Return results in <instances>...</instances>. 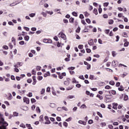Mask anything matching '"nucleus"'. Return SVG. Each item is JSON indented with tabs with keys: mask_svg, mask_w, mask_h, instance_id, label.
<instances>
[{
	"mask_svg": "<svg viewBox=\"0 0 129 129\" xmlns=\"http://www.w3.org/2000/svg\"><path fill=\"white\" fill-rule=\"evenodd\" d=\"M118 65V61L117 60H113L112 62V66H113V67H116V66H117Z\"/></svg>",
	"mask_w": 129,
	"mask_h": 129,
	"instance_id": "nucleus-4",
	"label": "nucleus"
},
{
	"mask_svg": "<svg viewBox=\"0 0 129 129\" xmlns=\"http://www.w3.org/2000/svg\"><path fill=\"white\" fill-rule=\"evenodd\" d=\"M49 105L50 107H52V108L56 107V104H55L54 103H49Z\"/></svg>",
	"mask_w": 129,
	"mask_h": 129,
	"instance_id": "nucleus-10",
	"label": "nucleus"
},
{
	"mask_svg": "<svg viewBox=\"0 0 129 129\" xmlns=\"http://www.w3.org/2000/svg\"><path fill=\"white\" fill-rule=\"evenodd\" d=\"M110 30L109 29H106L104 31V32L105 33V34H106L107 35H108V34L110 32Z\"/></svg>",
	"mask_w": 129,
	"mask_h": 129,
	"instance_id": "nucleus-26",
	"label": "nucleus"
},
{
	"mask_svg": "<svg viewBox=\"0 0 129 129\" xmlns=\"http://www.w3.org/2000/svg\"><path fill=\"white\" fill-rule=\"evenodd\" d=\"M36 112H37V113H41V109H40V107H36Z\"/></svg>",
	"mask_w": 129,
	"mask_h": 129,
	"instance_id": "nucleus-11",
	"label": "nucleus"
},
{
	"mask_svg": "<svg viewBox=\"0 0 129 129\" xmlns=\"http://www.w3.org/2000/svg\"><path fill=\"white\" fill-rule=\"evenodd\" d=\"M58 38H61L62 39H63V40H66V35L62 32H60L58 34Z\"/></svg>",
	"mask_w": 129,
	"mask_h": 129,
	"instance_id": "nucleus-2",
	"label": "nucleus"
},
{
	"mask_svg": "<svg viewBox=\"0 0 129 129\" xmlns=\"http://www.w3.org/2000/svg\"><path fill=\"white\" fill-rule=\"evenodd\" d=\"M109 84L110 85H113H113H114L115 83L113 81H111L109 82Z\"/></svg>",
	"mask_w": 129,
	"mask_h": 129,
	"instance_id": "nucleus-36",
	"label": "nucleus"
},
{
	"mask_svg": "<svg viewBox=\"0 0 129 129\" xmlns=\"http://www.w3.org/2000/svg\"><path fill=\"white\" fill-rule=\"evenodd\" d=\"M80 30H81V28L80 27H79L77 30H76L77 33H79V32H80Z\"/></svg>",
	"mask_w": 129,
	"mask_h": 129,
	"instance_id": "nucleus-64",
	"label": "nucleus"
},
{
	"mask_svg": "<svg viewBox=\"0 0 129 129\" xmlns=\"http://www.w3.org/2000/svg\"><path fill=\"white\" fill-rule=\"evenodd\" d=\"M14 116H19V113L17 112H14L13 113Z\"/></svg>",
	"mask_w": 129,
	"mask_h": 129,
	"instance_id": "nucleus-40",
	"label": "nucleus"
},
{
	"mask_svg": "<svg viewBox=\"0 0 129 129\" xmlns=\"http://www.w3.org/2000/svg\"><path fill=\"white\" fill-rule=\"evenodd\" d=\"M69 82H68L67 81H66L64 82V85H69Z\"/></svg>",
	"mask_w": 129,
	"mask_h": 129,
	"instance_id": "nucleus-53",
	"label": "nucleus"
},
{
	"mask_svg": "<svg viewBox=\"0 0 129 129\" xmlns=\"http://www.w3.org/2000/svg\"><path fill=\"white\" fill-rule=\"evenodd\" d=\"M44 93H45V89H42L41 91V94H44Z\"/></svg>",
	"mask_w": 129,
	"mask_h": 129,
	"instance_id": "nucleus-59",
	"label": "nucleus"
},
{
	"mask_svg": "<svg viewBox=\"0 0 129 129\" xmlns=\"http://www.w3.org/2000/svg\"><path fill=\"white\" fill-rule=\"evenodd\" d=\"M71 120H72V117H70L68 119L66 120V121H71Z\"/></svg>",
	"mask_w": 129,
	"mask_h": 129,
	"instance_id": "nucleus-37",
	"label": "nucleus"
},
{
	"mask_svg": "<svg viewBox=\"0 0 129 129\" xmlns=\"http://www.w3.org/2000/svg\"><path fill=\"white\" fill-rule=\"evenodd\" d=\"M89 79H90L91 80H94V75H90L89 77Z\"/></svg>",
	"mask_w": 129,
	"mask_h": 129,
	"instance_id": "nucleus-23",
	"label": "nucleus"
},
{
	"mask_svg": "<svg viewBox=\"0 0 129 129\" xmlns=\"http://www.w3.org/2000/svg\"><path fill=\"white\" fill-rule=\"evenodd\" d=\"M99 7L98 9L99 13L100 14L102 12V9L101 8V5H99Z\"/></svg>",
	"mask_w": 129,
	"mask_h": 129,
	"instance_id": "nucleus-20",
	"label": "nucleus"
},
{
	"mask_svg": "<svg viewBox=\"0 0 129 129\" xmlns=\"http://www.w3.org/2000/svg\"><path fill=\"white\" fill-rule=\"evenodd\" d=\"M46 13L47 14H49V15H53V12H52V11L50 12V11H46Z\"/></svg>",
	"mask_w": 129,
	"mask_h": 129,
	"instance_id": "nucleus-45",
	"label": "nucleus"
},
{
	"mask_svg": "<svg viewBox=\"0 0 129 129\" xmlns=\"http://www.w3.org/2000/svg\"><path fill=\"white\" fill-rule=\"evenodd\" d=\"M63 124L64 126H66V127H67V126H68V123H67V122H64Z\"/></svg>",
	"mask_w": 129,
	"mask_h": 129,
	"instance_id": "nucleus-52",
	"label": "nucleus"
},
{
	"mask_svg": "<svg viewBox=\"0 0 129 129\" xmlns=\"http://www.w3.org/2000/svg\"><path fill=\"white\" fill-rule=\"evenodd\" d=\"M113 106L112 107V108H113V109H117V107H116L117 105V103H113Z\"/></svg>",
	"mask_w": 129,
	"mask_h": 129,
	"instance_id": "nucleus-13",
	"label": "nucleus"
},
{
	"mask_svg": "<svg viewBox=\"0 0 129 129\" xmlns=\"http://www.w3.org/2000/svg\"><path fill=\"white\" fill-rule=\"evenodd\" d=\"M113 23H114V21H113V20H109L108 21V24H109V25H112V24H113Z\"/></svg>",
	"mask_w": 129,
	"mask_h": 129,
	"instance_id": "nucleus-25",
	"label": "nucleus"
},
{
	"mask_svg": "<svg viewBox=\"0 0 129 129\" xmlns=\"http://www.w3.org/2000/svg\"><path fill=\"white\" fill-rule=\"evenodd\" d=\"M93 13L95 14L96 15H97L98 14V13L97 12V9H94L93 10Z\"/></svg>",
	"mask_w": 129,
	"mask_h": 129,
	"instance_id": "nucleus-24",
	"label": "nucleus"
},
{
	"mask_svg": "<svg viewBox=\"0 0 129 129\" xmlns=\"http://www.w3.org/2000/svg\"><path fill=\"white\" fill-rule=\"evenodd\" d=\"M28 83H32V80L31 79H28L27 80Z\"/></svg>",
	"mask_w": 129,
	"mask_h": 129,
	"instance_id": "nucleus-60",
	"label": "nucleus"
},
{
	"mask_svg": "<svg viewBox=\"0 0 129 129\" xmlns=\"http://www.w3.org/2000/svg\"><path fill=\"white\" fill-rule=\"evenodd\" d=\"M108 127L110 129H113V126L111 124H109L108 125Z\"/></svg>",
	"mask_w": 129,
	"mask_h": 129,
	"instance_id": "nucleus-58",
	"label": "nucleus"
},
{
	"mask_svg": "<svg viewBox=\"0 0 129 129\" xmlns=\"http://www.w3.org/2000/svg\"><path fill=\"white\" fill-rule=\"evenodd\" d=\"M109 4V3H104L103 6H104V7H107L108 6Z\"/></svg>",
	"mask_w": 129,
	"mask_h": 129,
	"instance_id": "nucleus-63",
	"label": "nucleus"
},
{
	"mask_svg": "<svg viewBox=\"0 0 129 129\" xmlns=\"http://www.w3.org/2000/svg\"><path fill=\"white\" fill-rule=\"evenodd\" d=\"M46 2H47V0H42L40 4V5H43L44 4V3H46Z\"/></svg>",
	"mask_w": 129,
	"mask_h": 129,
	"instance_id": "nucleus-41",
	"label": "nucleus"
},
{
	"mask_svg": "<svg viewBox=\"0 0 129 129\" xmlns=\"http://www.w3.org/2000/svg\"><path fill=\"white\" fill-rule=\"evenodd\" d=\"M44 116L43 115H41L39 116V121H43L44 120Z\"/></svg>",
	"mask_w": 129,
	"mask_h": 129,
	"instance_id": "nucleus-17",
	"label": "nucleus"
},
{
	"mask_svg": "<svg viewBox=\"0 0 129 129\" xmlns=\"http://www.w3.org/2000/svg\"><path fill=\"white\" fill-rule=\"evenodd\" d=\"M79 18L82 20V19H84V16H83V14H80Z\"/></svg>",
	"mask_w": 129,
	"mask_h": 129,
	"instance_id": "nucleus-47",
	"label": "nucleus"
},
{
	"mask_svg": "<svg viewBox=\"0 0 129 129\" xmlns=\"http://www.w3.org/2000/svg\"><path fill=\"white\" fill-rule=\"evenodd\" d=\"M89 16V13L87 12H85V17H86V18L88 17Z\"/></svg>",
	"mask_w": 129,
	"mask_h": 129,
	"instance_id": "nucleus-46",
	"label": "nucleus"
},
{
	"mask_svg": "<svg viewBox=\"0 0 129 129\" xmlns=\"http://www.w3.org/2000/svg\"><path fill=\"white\" fill-rule=\"evenodd\" d=\"M54 40H55V41H56V42L59 41V39H58V37H57L56 36H55L53 37Z\"/></svg>",
	"mask_w": 129,
	"mask_h": 129,
	"instance_id": "nucleus-38",
	"label": "nucleus"
},
{
	"mask_svg": "<svg viewBox=\"0 0 129 129\" xmlns=\"http://www.w3.org/2000/svg\"><path fill=\"white\" fill-rule=\"evenodd\" d=\"M89 45L90 46H92V45H93V40L91 39L89 42H88Z\"/></svg>",
	"mask_w": 129,
	"mask_h": 129,
	"instance_id": "nucleus-18",
	"label": "nucleus"
},
{
	"mask_svg": "<svg viewBox=\"0 0 129 129\" xmlns=\"http://www.w3.org/2000/svg\"><path fill=\"white\" fill-rule=\"evenodd\" d=\"M41 15H42L43 17H44V18H46V17H47V13H45L44 12H42L41 13Z\"/></svg>",
	"mask_w": 129,
	"mask_h": 129,
	"instance_id": "nucleus-14",
	"label": "nucleus"
},
{
	"mask_svg": "<svg viewBox=\"0 0 129 129\" xmlns=\"http://www.w3.org/2000/svg\"><path fill=\"white\" fill-rule=\"evenodd\" d=\"M44 119L46 120L45 124H50L51 123V121L49 120V117L48 116H45Z\"/></svg>",
	"mask_w": 129,
	"mask_h": 129,
	"instance_id": "nucleus-3",
	"label": "nucleus"
},
{
	"mask_svg": "<svg viewBox=\"0 0 129 129\" xmlns=\"http://www.w3.org/2000/svg\"><path fill=\"white\" fill-rule=\"evenodd\" d=\"M78 48H79V49H83V45H81V44H80V45H79V46H78Z\"/></svg>",
	"mask_w": 129,
	"mask_h": 129,
	"instance_id": "nucleus-56",
	"label": "nucleus"
},
{
	"mask_svg": "<svg viewBox=\"0 0 129 129\" xmlns=\"http://www.w3.org/2000/svg\"><path fill=\"white\" fill-rule=\"evenodd\" d=\"M31 101L32 103H34V102H36V99H35L34 98H32L31 99Z\"/></svg>",
	"mask_w": 129,
	"mask_h": 129,
	"instance_id": "nucleus-54",
	"label": "nucleus"
},
{
	"mask_svg": "<svg viewBox=\"0 0 129 129\" xmlns=\"http://www.w3.org/2000/svg\"><path fill=\"white\" fill-rule=\"evenodd\" d=\"M36 70H37V71H40V70H41V67L37 66L36 67Z\"/></svg>",
	"mask_w": 129,
	"mask_h": 129,
	"instance_id": "nucleus-42",
	"label": "nucleus"
},
{
	"mask_svg": "<svg viewBox=\"0 0 129 129\" xmlns=\"http://www.w3.org/2000/svg\"><path fill=\"white\" fill-rule=\"evenodd\" d=\"M87 107H86V105L85 104H83L81 106V108H86Z\"/></svg>",
	"mask_w": 129,
	"mask_h": 129,
	"instance_id": "nucleus-55",
	"label": "nucleus"
},
{
	"mask_svg": "<svg viewBox=\"0 0 129 129\" xmlns=\"http://www.w3.org/2000/svg\"><path fill=\"white\" fill-rule=\"evenodd\" d=\"M68 99H73V98H75V96L74 95H70L68 97Z\"/></svg>",
	"mask_w": 129,
	"mask_h": 129,
	"instance_id": "nucleus-12",
	"label": "nucleus"
},
{
	"mask_svg": "<svg viewBox=\"0 0 129 129\" xmlns=\"http://www.w3.org/2000/svg\"><path fill=\"white\" fill-rule=\"evenodd\" d=\"M23 101H24V102H26L27 104H29V103H30V99H29V98L26 97H24Z\"/></svg>",
	"mask_w": 129,
	"mask_h": 129,
	"instance_id": "nucleus-5",
	"label": "nucleus"
},
{
	"mask_svg": "<svg viewBox=\"0 0 129 129\" xmlns=\"http://www.w3.org/2000/svg\"><path fill=\"white\" fill-rule=\"evenodd\" d=\"M68 70H74V69H75V67H69L68 68Z\"/></svg>",
	"mask_w": 129,
	"mask_h": 129,
	"instance_id": "nucleus-34",
	"label": "nucleus"
},
{
	"mask_svg": "<svg viewBox=\"0 0 129 129\" xmlns=\"http://www.w3.org/2000/svg\"><path fill=\"white\" fill-rule=\"evenodd\" d=\"M70 23H74V18H71L69 20Z\"/></svg>",
	"mask_w": 129,
	"mask_h": 129,
	"instance_id": "nucleus-29",
	"label": "nucleus"
},
{
	"mask_svg": "<svg viewBox=\"0 0 129 129\" xmlns=\"http://www.w3.org/2000/svg\"><path fill=\"white\" fill-rule=\"evenodd\" d=\"M89 124H92L93 123V120L92 119H90L88 121Z\"/></svg>",
	"mask_w": 129,
	"mask_h": 129,
	"instance_id": "nucleus-33",
	"label": "nucleus"
},
{
	"mask_svg": "<svg viewBox=\"0 0 129 129\" xmlns=\"http://www.w3.org/2000/svg\"><path fill=\"white\" fill-rule=\"evenodd\" d=\"M2 123L3 125H6L5 126L9 125V124L6 121H5V119L3 117V115L0 113V124Z\"/></svg>",
	"mask_w": 129,
	"mask_h": 129,
	"instance_id": "nucleus-1",
	"label": "nucleus"
},
{
	"mask_svg": "<svg viewBox=\"0 0 129 129\" xmlns=\"http://www.w3.org/2000/svg\"><path fill=\"white\" fill-rule=\"evenodd\" d=\"M0 129H7V126L6 125L1 126Z\"/></svg>",
	"mask_w": 129,
	"mask_h": 129,
	"instance_id": "nucleus-39",
	"label": "nucleus"
},
{
	"mask_svg": "<svg viewBox=\"0 0 129 129\" xmlns=\"http://www.w3.org/2000/svg\"><path fill=\"white\" fill-rule=\"evenodd\" d=\"M121 66H123V67H127L126 66H125V65L123 64L120 63L118 65V67H120Z\"/></svg>",
	"mask_w": 129,
	"mask_h": 129,
	"instance_id": "nucleus-57",
	"label": "nucleus"
},
{
	"mask_svg": "<svg viewBox=\"0 0 129 129\" xmlns=\"http://www.w3.org/2000/svg\"><path fill=\"white\" fill-rule=\"evenodd\" d=\"M19 44H20V45H24L25 44V41H21L19 42Z\"/></svg>",
	"mask_w": 129,
	"mask_h": 129,
	"instance_id": "nucleus-61",
	"label": "nucleus"
},
{
	"mask_svg": "<svg viewBox=\"0 0 129 129\" xmlns=\"http://www.w3.org/2000/svg\"><path fill=\"white\" fill-rule=\"evenodd\" d=\"M86 22H87L88 23V24H90V23H91V21H90V19H86Z\"/></svg>",
	"mask_w": 129,
	"mask_h": 129,
	"instance_id": "nucleus-49",
	"label": "nucleus"
},
{
	"mask_svg": "<svg viewBox=\"0 0 129 129\" xmlns=\"http://www.w3.org/2000/svg\"><path fill=\"white\" fill-rule=\"evenodd\" d=\"M9 96L8 98L10 100H11V99H12L13 98V96L12 95V94H11V93L9 94Z\"/></svg>",
	"mask_w": 129,
	"mask_h": 129,
	"instance_id": "nucleus-32",
	"label": "nucleus"
},
{
	"mask_svg": "<svg viewBox=\"0 0 129 129\" xmlns=\"http://www.w3.org/2000/svg\"><path fill=\"white\" fill-rule=\"evenodd\" d=\"M105 89H111V87L110 86L107 85L105 87Z\"/></svg>",
	"mask_w": 129,
	"mask_h": 129,
	"instance_id": "nucleus-27",
	"label": "nucleus"
},
{
	"mask_svg": "<svg viewBox=\"0 0 129 129\" xmlns=\"http://www.w3.org/2000/svg\"><path fill=\"white\" fill-rule=\"evenodd\" d=\"M128 99V96L126 95H125L124 96V100L126 101Z\"/></svg>",
	"mask_w": 129,
	"mask_h": 129,
	"instance_id": "nucleus-28",
	"label": "nucleus"
},
{
	"mask_svg": "<svg viewBox=\"0 0 129 129\" xmlns=\"http://www.w3.org/2000/svg\"><path fill=\"white\" fill-rule=\"evenodd\" d=\"M79 78H80V79H82V80H84L85 79L83 76H80Z\"/></svg>",
	"mask_w": 129,
	"mask_h": 129,
	"instance_id": "nucleus-48",
	"label": "nucleus"
},
{
	"mask_svg": "<svg viewBox=\"0 0 129 129\" xmlns=\"http://www.w3.org/2000/svg\"><path fill=\"white\" fill-rule=\"evenodd\" d=\"M87 53H90L91 52V50L89 48L86 49Z\"/></svg>",
	"mask_w": 129,
	"mask_h": 129,
	"instance_id": "nucleus-62",
	"label": "nucleus"
},
{
	"mask_svg": "<svg viewBox=\"0 0 129 129\" xmlns=\"http://www.w3.org/2000/svg\"><path fill=\"white\" fill-rule=\"evenodd\" d=\"M107 92L109 93V94H110L111 93L113 95H115V94H116V91H115V90L109 91Z\"/></svg>",
	"mask_w": 129,
	"mask_h": 129,
	"instance_id": "nucleus-7",
	"label": "nucleus"
},
{
	"mask_svg": "<svg viewBox=\"0 0 129 129\" xmlns=\"http://www.w3.org/2000/svg\"><path fill=\"white\" fill-rule=\"evenodd\" d=\"M79 123L80 124H83V125H86V122L82 120H79L78 121Z\"/></svg>",
	"mask_w": 129,
	"mask_h": 129,
	"instance_id": "nucleus-8",
	"label": "nucleus"
},
{
	"mask_svg": "<svg viewBox=\"0 0 129 129\" xmlns=\"http://www.w3.org/2000/svg\"><path fill=\"white\" fill-rule=\"evenodd\" d=\"M97 114H98V115H99V116H100V117L102 118V114L100 112H97Z\"/></svg>",
	"mask_w": 129,
	"mask_h": 129,
	"instance_id": "nucleus-43",
	"label": "nucleus"
},
{
	"mask_svg": "<svg viewBox=\"0 0 129 129\" xmlns=\"http://www.w3.org/2000/svg\"><path fill=\"white\" fill-rule=\"evenodd\" d=\"M84 64L85 65H88V67L87 68V69H88V70H89V69H90L91 66H90V64H88V62H87L86 61H84Z\"/></svg>",
	"mask_w": 129,
	"mask_h": 129,
	"instance_id": "nucleus-9",
	"label": "nucleus"
},
{
	"mask_svg": "<svg viewBox=\"0 0 129 129\" xmlns=\"http://www.w3.org/2000/svg\"><path fill=\"white\" fill-rule=\"evenodd\" d=\"M61 109H63V110H65V111H68V109H67V108H66L64 106L62 107Z\"/></svg>",
	"mask_w": 129,
	"mask_h": 129,
	"instance_id": "nucleus-35",
	"label": "nucleus"
},
{
	"mask_svg": "<svg viewBox=\"0 0 129 129\" xmlns=\"http://www.w3.org/2000/svg\"><path fill=\"white\" fill-rule=\"evenodd\" d=\"M35 16H36V13H31L29 14V17H30V18H34Z\"/></svg>",
	"mask_w": 129,
	"mask_h": 129,
	"instance_id": "nucleus-21",
	"label": "nucleus"
},
{
	"mask_svg": "<svg viewBox=\"0 0 129 129\" xmlns=\"http://www.w3.org/2000/svg\"><path fill=\"white\" fill-rule=\"evenodd\" d=\"M29 39H30V37H29V36L28 35H26L24 37V39L25 40V41H29Z\"/></svg>",
	"mask_w": 129,
	"mask_h": 129,
	"instance_id": "nucleus-19",
	"label": "nucleus"
},
{
	"mask_svg": "<svg viewBox=\"0 0 129 129\" xmlns=\"http://www.w3.org/2000/svg\"><path fill=\"white\" fill-rule=\"evenodd\" d=\"M122 35L123 37H124L125 38H126V37H127V33H126V32H123Z\"/></svg>",
	"mask_w": 129,
	"mask_h": 129,
	"instance_id": "nucleus-31",
	"label": "nucleus"
},
{
	"mask_svg": "<svg viewBox=\"0 0 129 129\" xmlns=\"http://www.w3.org/2000/svg\"><path fill=\"white\" fill-rule=\"evenodd\" d=\"M118 89L119 91H123V90H124L122 86H120V87H119Z\"/></svg>",
	"mask_w": 129,
	"mask_h": 129,
	"instance_id": "nucleus-15",
	"label": "nucleus"
},
{
	"mask_svg": "<svg viewBox=\"0 0 129 129\" xmlns=\"http://www.w3.org/2000/svg\"><path fill=\"white\" fill-rule=\"evenodd\" d=\"M47 43L52 44V40L50 39H47Z\"/></svg>",
	"mask_w": 129,
	"mask_h": 129,
	"instance_id": "nucleus-44",
	"label": "nucleus"
},
{
	"mask_svg": "<svg viewBox=\"0 0 129 129\" xmlns=\"http://www.w3.org/2000/svg\"><path fill=\"white\" fill-rule=\"evenodd\" d=\"M123 42H124V47H127L128 46V44H129L128 41H127V39H124L123 40Z\"/></svg>",
	"mask_w": 129,
	"mask_h": 129,
	"instance_id": "nucleus-6",
	"label": "nucleus"
},
{
	"mask_svg": "<svg viewBox=\"0 0 129 129\" xmlns=\"http://www.w3.org/2000/svg\"><path fill=\"white\" fill-rule=\"evenodd\" d=\"M72 15L73 16H74V17H77V16H78V15L77 14V13L75 12H72Z\"/></svg>",
	"mask_w": 129,
	"mask_h": 129,
	"instance_id": "nucleus-30",
	"label": "nucleus"
},
{
	"mask_svg": "<svg viewBox=\"0 0 129 129\" xmlns=\"http://www.w3.org/2000/svg\"><path fill=\"white\" fill-rule=\"evenodd\" d=\"M26 126H27V127H28V129H33V128L32 127V126H31V124H26Z\"/></svg>",
	"mask_w": 129,
	"mask_h": 129,
	"instance_id": "nucleus-22",
	"label": "nucleus"
},
{
	"mask_svg": "<svg viewBox=\"0 0 129 129\" xmlns=\"http://www.w3.org/2000/svg\"><path fill=\"white\" fill-rule=\"evenodd\" d=\"M96 97L99 98L100 100H102V99H103V97H102V96L99 94H97Z\"/></svg>",
	"mask_w": 129,
	"mask_h": 129,
	"instance_id": "nucleus-16",
	"label": "nucleus"
},
{
	"mask_svg": "<svg viewBox=\"0 0 129 129\" xmlns=\"http://www.w3.org/2000/svg\"><path fill=\"white\" fill-rule=\"evenodd\" d=\"M116 42H118V41H119V36L118 35L116 36Z\"/></svg>",
	"mask_w": 129,
	"mask_h": 129,
	"instance_id": "nucleus-50",
	"label": "nucleus"
},
{
	"mask_svg": "<svg viewBox=\"0 0 129 129\" xmlns=\"http://www.w3.org/2000/svg\"><path fill=\"white\" fill-rule=\"evenodd\" d=\"M3 49H5V50H8L9 49V47L7 45H4L3 47Z\"/></svg>",
	"mask_w": 129,
	"mask_h": 129,
	"instance_id": "nucleus-51",
	"label": "nucleus"
}]
</instances>
